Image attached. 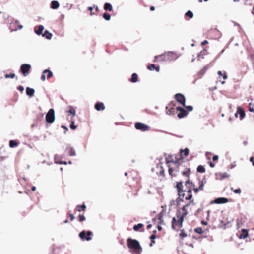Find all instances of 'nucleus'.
<instances>
[{
    "mask_svg": "<svg viewBox=\"0 0 254 254\" xmlns=\"http://www.w3.org/2000/svg\"><path fill=\"white\" fill-rule=\"evenodd\" d=\"M169 168L168 172L172 176H176L179 173L183 176L189 178L190 173V165L188 161H185L183 157L175 158V160L169 159L166 160Z\"/></svg>",
    "mask_w": 254,
    "mask_h": 254,
    "instance_id": "obj_1",
    "label": "nucleus"
},
{
    "mask_svg": "<svg viewBox=\"0 0 254 254\" xmlns=\"http://www.w3.org/2000/svg\"><path fill=\"white\" fill-rule=\"evenodd\" d=\"M190 203H187L182 208L183 214L181 215L180 213H177L176 217H173L172 221L171 227L174 230H176V227L179 228L182 227L183 222L186 216L188 214L187 208L190 206Z\"/></svg>",
    "mask_w": 254,
    "mask_h": 254,
    "instance_id": "obj_2",
    "label": "nucleus"
},
{
    "mask_svg": "<svg viewBox=\"0 0 254 254\" xmlns=\"http://www.w3.org/2000/svg\"><path fill=\"white\" fill-rule=\"evenodd\" d=\"M179 57L178 54L175 52H167L162 54L155 56L154 62H170L176 60Z\"/></svg>",
    "mask_w": 254,
    "mask_h": 254,
    "instance_id": "obj_3",
    "label": "nucleus"
},
{
    "mask_svg": "<svg viewBox=\"0 0 254 254\" xmlns=\"http://www.w3.org/2000/svg\"><path fill=\"white\" fill-rule=\"evenodd\" d=\"M127 244L133 254H141L142 248L137 240L129 238L127 239Z\"/></svg>",
    "mask_w": 254,
    "mask_h": 254,
    "instance_id": "obj_4",
    "label": "nucleus"
},
{
    "mask_svg": "<svg viewBox=\"0 0 254 254\" xmlns=\"http://www.w3.org/2000/svg\"><path fill=\"white\" fill-rule=\"evenodd\" d=\"M199 187L196 188L195 185L189 180H187L185 182V190H190V191L192 192V190H193L195 193H197L198 190H202L203 189V183L202 181L199 180L198 181Z\"/></svg>",
    "mask_w": 254,
    "mask_h": 254,
    "instance_id": "obj_5",
    "label": "nucleus"
},
{
    "mask_svg": "<svg viewBox=\"0 0 254 254\" xmlns=\"http://www.w3.org/2000/svg\"><path fill=\"white\" fill-rule=\"evenodd\" d=\"M178 195L180 198L182 197V199H185L186 200H190L188 203H190V206L191 204H194V200L192 199V192L190 191V190H184L183 191H181L180 194Z\"/></svg>",
    "mask_w": 254,
    "mask_h": 254,
    "instance_id": "obj_6",
    "label": "nucleus"
},
{
    "mask_svg": "<svg viewBox=\"0 0 254 254\" xmlns=\"http://www.w3.org/2000/svg\"><path fill=\"white\" fill-rule=\"evenodd\" d=\"M55 112L53 109H50L46 115V121L48 123H52L55 121Z\"/></svg>",
    "mask_w": 254,
    "mask_h": 254,
    "instance_id": "obj_7",
    "label": "nucleus"
},
{
    "mask_svg": "<svg viewBox=\"0 0 254 254\" xmlns=\"http://www.w3.org/2000/svg\"><path fill=\"white\" fill-rule=\"evenodd\" d=\"M92 234V233L90 231H88L87 232L85 231H82L79 233V236L83 241H90L91 240L90 236Z\"/></svg>",
    "mask_w": 254,
    "mask_h": 254,
    "instance_id": "obj_8",
    "label": "nucleus"
},
{
    "mask_svg": "<svg viewBox=\"0 0 254 254\" xmlns=\"http://www.w3.org/2000/svg\"><path fill=\"white\" fill-rule=\"evenodd\" d=\"M135 127L137 130L142 131H148L150 129V127L146 124L140 122H137L135 124Z\"/></svg>",
    "mask_w": 254,
    "mask_h": 254,
    "instance_id": "obj_9",
    "label": "nucleus"
},
{
    "mask_svg": "<svg viewBox=\"0 0 254 254\" xmlns=\"http://www.w3.org/2000/svg\"><path fill=\"white\" fill-rule=\"evenodd\" d=\"M31 66L30 64H23L21 65L20 70H21V72H22V73L23 74V75L24 76H26L28 74V73L31 69Z\"/></svg>",
    "mask_w": 254,
    "mask_h": 254,
    "instance_id": "obj_10",
    "label": "nucleus"
},
{
    "mask_svg": "<svg viewBox=\"0 0 254 254\" xmlns=\"http://www.w3.org/2000/svg\"><path fill=\"white\" fill-rule=\"evenodd\" d=\"M175 104L173 102H171L168 106H166V114L169 115H174L176 109L174 108Z\"/></svg>",
    "mask_w": 254,
    "mask_h": 254,
    "instance_id": "obj_11",
    "label": "nucleus"
},
{
    "mask_svg": "<svg viewBox=\"0 0 254 254\" xmlns=\"http://www.w3.org/2000/svg\"><path fill=\"white\" fill-rule=\"evenodd\" d=\"M175 98L176 101L180 103L183 107H185L186 99L183 94L177 93L175 95Z\"/></svg>",
    "mask_w": 254,
    "mask_h": 254,
    "instance_id": "obj_12",
    "label": "nucleus"
},
{
    "mask_svg": "<svg viewBox=\"0 0 254 254\" xmlns=\"http://www.w3.org/2000/svg\"><path fill=\"white\" fill-rule=\"evenodd\" d=\"M176 109V111L180 112L177 115L178 117L180 119L184 118L188 115V112L180 106L177 107Z\"/></svg>",
    "mask_w": 254,
    "mask_h": 254,
    "instance_id": "obj_13",
    "label": "nucleus"
},
{
    "mask_svg": "<svg viewBox=\"0 0 254 254\" xmlns=\"http://www.w3.org/2000/svg\"><path fill=\"white\" fill-rule=\"evenodd\" d=\"M46 73H47V79H50V78H51L53 76V73L49 70L46 69L43 71V74L42 75V76L41 77V79L42 81L45 80V79H46L45 74H46Z\"/></svg>",
    "mask_w": 254,
    "mask_h": 254,
    "instance_id": "obj_14",
    "label": "nucleus"
},
{
    "mask_svg": "<svg viewBox=\"0 0 254 254\" xmlns=\"http://www.w3.org/2000/svg\"><path fill=\"white\" fill-rule=\"evenodd\" d=\"M229 202L228 199L225 197H219L216 198L211 203H216V204H223Z\"/></svg>",
    "mask_w": 254,
    "mask_h": 254,
    "instance_id": "obj_15",
    "label": "nucleus"
},
{
    "mask_svg": "<svg viewBox=\"0 0 254 254\" xmlns=\"http://www.w3.org/2000/svg\"><path fill=\"white\" fill-rule=\"evenodd\" d=\"M95 108L97 111H103L105 109V107L102 102L96 103L95 105Z\"/></svg>",
    "mask_w": 254,
    "mask_h": 254,
    "instance_id": "obj_16",
    "label": "nucleus"
},
{
    "mask_svg": "<svg viewBox=\"0 0 254 254\" xmlns=\"http://www.w3.org/2000/svg\"><path fill=\"white\" fill-rule=\"evenodd\" d=\"M144 225L142 223H139L137 225H135L133 226V230L135 231H138L140 229H142L140 230L141 232H144V230L143 229Z\"/></svg>",
    "mask_w": 254,
    "mask_h": 254,
    "instance_id": "obj_17",
    "label": "nucleus"
},
{
    "mask_svg": "<svg viewBox=\"0 0 254 254\" xmlns=\"http://www.w3.org/2000/svg\"><path fill=\"white\" fill-rule=\"evenodd\" d=\"M180 155H179V158L183 157V155L186 157L189 155V150L188 148H186L185 149H181L180 151Z\"/></svg>",
    "mask_w": 254,
    "mask_h": 254,
    "instance_id": "obj_18",
    "label": "nucleus"
},
{
    "mask_svg": "<svg viewBox=\"0 0 254 254\" xmlns=\"http://www.w3.org/2000/svg\"><path fill=\"white\" fill-rule=\"evenodd\" d=\"M147 68L149 70H155L157 72H159L160 70V67L159 66H156L154 64L148 65Z\"/></svg>",
    "mask_w": 254,
    "mask_h": 254,
    "instance_id": "obj_19",
    "label": "nucleus"
},
{
    "mask_svg": "<svg viewBox=\"0 0 254 254\" xmlns=\"http://www.w3.org/2000/svg\"><path fill=\"white\" fill-rule=\"evenodd\" d=\"M86 208V206L84 204H83L81 205H78L76 206V207L75 209L74 210V211H77L78 212L84 211L85 210Z\"/></svg>",
    "mask_w": 254,
    "mask_h": 254,
    "instance_id": "obj_20",
    "label": "nucleus"
},
{
    "mask_svg": "<svg viewBox=\"0 0 254 254\" xmlns=\"http://www.w3.org/2000/svg\"><path fill=\"white\" fill-rule=\"evenodd\" d=\"M238 113L240 115V120H242L245 116V113L243 109L241 107H239L238 108Z\"/></svg>",
    "mask_w": 254,
    "mask_h": 254,
    "instance_id": "obj_21",
    "label": "nucleus"
},
{
    "mask_svg": "<svg viewBox=\"0 0 254 254\" xmlns=\"http://www.w3.org/2000/svg\"><path fill=\"white\" fill-rule=\"evenodd\" d=\"M26 92L27 96L32 97L34 95L35 91L33 88L27 87L26 89Z\"/></svg>",
    "mask_w": 254,
    "mask_h": 254,
    "instance_id": "obj_22",
    "label": "nucleus"
},
{
    "mask_svg": "<svg viewBox=\"0 0 254 254\" xmlns=\"http://www.w3.org/2000/svg\"><path fill=\"white\" fill-rule=\"evenodd\" d=\"M176 188L178 190V194H180L181 191H183L184 190L183 189V186L182 182H178L176 185Z\"/></svg>",
    "mask_w": 254,
    "mask_h": 254,
    "instance_id": "obj_23",
    "label": "nucleus"
},
{
    "mask_svg": "<svg viewBox=\"0 0 254 254\" xmlns=\"http://www.w3.org/2000/svg\"><path fill=\"white\" fill-rule=\"evenodd\" d=\"M104 9L106 11H112L113 7L110 3H105L104 5Z\"/></svg>",
    "mask_w": 254,
    "mask_h": 254,
    "instance_id": "obj_24",
    "label": "nucleus"
},
{
    "mask_svg": "<svg viewBox=\"0 0 254 254\" xmlns=\"http://www.w3.org/2000/svg\"><path fill=\"white\" fill-rule=\"evenodd\" d=\"M248 236V232L246 229L242 230V234L240 235V238H246Z\"/></svg>",
    "mask_w": 254,
    "mask_h": 254,
    "instance_id": "obj_25",
    "label": "nucleus"
},
{
    "mask_svg": "<svg viewBox=\"0 0 254 254\" xmlns=\"http://www.w3.org/2000/svg\"><path fill=\"white\" fill-rule=\"evenodd\" d=\"M42 35L43 37H45L48 39H51L52 37V34L48 30H46Z\"/></svg>",
    "mask_w": 254,
    "mask_h": 254,
    "instance_id": "obj_26",
    "label": "nucleus"
},
{
    "mask_svg": "<svg viewBox=\"0 0 254 254\" xmlns=\"http://www.w3.org/2000/svg\"><path fill=\"white\" fill-rule=\"evenodd\" d=\"M59 7V3L57 1H52L51 2V8L55 9Z\"/></svg>",
    "mask_w": 254,
    "mask_h": 254,
    "instance_id": "obj_27",
    "label": "nucleus"
},
{
    "mask_svg": "<svg viewBox=\"0 0 254 254\" xmlns=\"http://www.w3.org/2000/svg\"><path fill=\"white\" fill-rule=\"evenodd\" d=\"M44 30V26L42 25H39L38 28V30H35V33L37 35H41Z\"/></svg>",
    "mask_w": 254,
    "mask_h": 254,
    "instance_id": "obj_28",
    "label": "nucleus"
},
{
    "mask_svg": "<svg viewBox=\"0 0 254 254\" xmlns=\"http://www.w3.org/2000/svg\"><path fill=\"white\" fill-rule=\"evenodd\" d=\"M67 153L70 156L75 155V151L72 148H69L67 149Z\"/></svg>",
    "mask_w": 254,
    "mask_h": 254,
    "instance_id": "obj_29",
    "label": "nucleus"
},
{
    "mask_svg": "<svg viewBox=\"0 0 254 254\" xmlns=\"http://www.w3.org/2000/svg\"><path fill=\"white\" fill-rule=\"evenodd\" d=\"M197 171L200 173H203L205 172V169L202 165H199L197 168Z\"/></svg>",
    "mask_w": 254,
    "mask_h": 254,
    "instance_id": "obj_30",
    "label": "nucleus"
},
{
    "mask_svg": "<svg viewBox=\"0 0 254 254\" xmlns=\"http://www.w3.org/2000/svg\"><path fill=\"white\" fill-rule=\"evenodd\" d=\"M18 143L14 140H11L9 141V146L11 148L16 147L18 145Z\"/></svg>",
    "mask_w": 254,
    "mask_h": 254,
    "instance_id": "obj_31",
    "label": "nucleus"
},
{
    "mask_svg": "<svg viewBox=\"0 0 254 254\" xmlns=\"http://www.w3.org/2000/svg\"><path fill=\"white\" fill-rule=\"evenodd\" d=\"M219 176L221 179H223L224 178H228L230 175L227 173L225 172L219 174Z\"/></svg>",
    "mask_w": 254,
    "mask_h": 254,
    "instance_id": "obj_32",
    "label": "nucleus"
},
{
    "mask_svg": "<svg viewBox=\"0 0 254 254\" xmlns=\"http://www.w3.org/2000/svg\"><path fill=\"white\" fill-rule=\"evenodd\" d=\"M156 238V236L155 234H153L150 236V239L151 240V243L150 244V246L152 247L153 246V244L155 243L154 239Z\"/></svg>",
    "mask_w": 254,
    "mask_h": 254,
    "instance_id": "obj_33",
    "label": "nucleus"
},
{
    "mask_svg": "<svg viewBox=\"0 0 254 254\" xmlns=\"http://www.w3.org/2000/svg\"><path fill=\"white\" fill-rule=\"evenodd\" d=\"M138 76L136 73H133L131 76V81L136 82L137 81Z\"/></svg>",
    "mask_w": 254,
    "mask_h": 254,
    "instance_id": "obj_34",
    "label": "nucleus"
},
{
    "mask_svg": "<svg viewBox=\"0 0 254 254\" xmlns=\"http://www.w3.org/2000/svg\"><path fill=\"white\" fill-rule=\"evenodd\" d=\"M179 236L182 239H184L186 237H187V235L185 232L184 229L180 230V233L179 234Z\"/></svg>",
    "mask_w": 254,
    "mask_h": 254,
    "instance_id": "obj_35",
    "label": "nucleus"
},
{
    "mask_svg": "<svg viewBox=\"0 0 254 254\" xmlns=\"http://www.w3.org/2000/svg\"><path fill=\"white\" fill-rule=\"evenodd\" d=\"M162 214H163V213L162 212L159 214V215L157 216V218L159 220V223L160 224H163V215Z\"/></svg>",
    "mask_w": 254,
    "mask_h": 254,
    "instance_id": "obj_36",
    "label": "nucleus"
},
{
    "mask_svg": "<svg viewBox=\"0 0 254 254\" xmlns=\"http://www.w3.org/2000/svg\"><path fill=\"white\" fill-rule=\"evenodd\" d=\"M68 113H69L70 114L73 115V116H75L76 114V111L72 106L69 107V110L68 111Z\"/></svg>",
    "mask_w": 254,
    "mask_h": 254,
    "instance_id": "obj_37",
    "label": "nucleus"
},
{
    "mask_svg": "<svg viewBox=\"0 0 254 254\" xmlns=\"http://www.w3.org/2000/svg\"><path fill=\"white\" fill-rule=\"evenodd\" d=\"M157 168H159V169H160L159 175L161 176H164V175H165L164 170L163 169V167L162 166H157Z\"/></svg>",
    "mask_w": 254,
    "mask_h": 254,
    "instance_id": "obj_38",
    "label": "nucleus"
},
{
    "mask_svg": "<svg viewBox=\"0 0 254 254\" xmlns=\"http://www.w3.org/2000/svg\"><path fill=\"white\" fill-rule=\"evenodd\" d=\"M185 15L187 17H189V18H192L193 16V13L190 11V10H188L185 14Z\"/></svg>",
    "mask_w": 254,
    "mask_h": 254,
    "instance_id": "obj_39",
    "label": "nucleus"
},
{
    "mask_svg": "<svg viewBox=\"0 0 254 254\" xmlns=\"http://www.w3.org/2000/svg\"><path fill=\"white\" fill-rule=\"evenodd\" d=\"M103 17L107 21L109 20L111 18L110 15L107 13H104L103 15Z\"/></svg>",
    "mask_w": 254,
    "mask_h": 254,
    "instance_id": "obj_40",
    "label": "nucleus"
},
{
    "mask_svg": "<svg viewBox=\"0 0 254 254\" xmlns=\"http://www.w3.org/2000/svg\"><path fill=\"white\" fill-rule=\"evenodd\" d=\"M12 25H17L18 28H15L14 30H17L18 29H21L22 28L23 26L19 24L18 21H16L14 23L12 24Z\"/></svg>",
    "mask_w": 254,
    "mask_h": 254,
    "instance_id": "obj_41",
    "label": "nucleus"
},
{
    "mask_svg": "<svg viewBox=\"0 0 254 254\" xmlns=\"http://www.w3.org/2000/svg\"><path fill=\"white\" fill-rule=\"evenodd\" d=\"M194 231L199 234H201L203 232L202 229L201 227H197L195 228L194 229Z\"/></svg>",
    "mask_w": 254,
    "mask_h": 254,
    "instance_id": "obj_42",
    "label": "nucleus"
},
{
    "mask_svg": "<svg viewBox=\"0 0 254 254\" xmlns=\"http://www.w3.org/2000/svg\"><path fill=\"white\" fill-rule=\"evenodd\" d=\"M15 77V74L14 73L7 74H5V77L6 78H14Z\"/></svg>",
    "mask_w": 254,
    "mask_h": 254,
    "instance_id": "obj_43",
    "label": "nucleus"
},
{
    "mask_svg": "<svg viewBox=\"0 0 254 254\" xmlns=\"http://www.w3.org/2000/svg\"><path fill=\"white\" fill-rule=\"evenodd\" d=\"M231 190L235 193L240 194L241 193V190L240 189H234L233 188H231Z\"/></svg>",
    "mask_w": 254,
    "mask_h": 254,
    "instance_id": "obj_44",
    "label": "nucleus"
},
{
    "mask_svg": "<svg viewBox=\"0 0 254 254\" xmlns=\"http://www.w3.org/2000/svg\"><path fill=\"white\" fill-rule=\"evenodd\" d=\"M249 110L251 112L254 113V105L252 103L249 104Z\"/></svg>",
    "mask_w": 254,
    "mask_h": 254,
    "instance_id": "obj_45",
    "label": "nucleus"
},
{
    "mask_svg": "<svg viewBox=\"0 0 254 254\" xmlns=\"http://www.w3.org/2000/svg\"><path fill=\"white\" fill-rule=\"evenodd\" d=\"M78 219L80 222H82L83 221H85L86 218H85V217L83 215L80 214L78 216Z\"/></svg>",
    "mask_w": 254,
    "mask_h": 254,
    "instance_id": "obj_46",
    "label": "nucleus"
},
{
    "mask_svg": "<svg viewBox=\"0 0 254 254\" xmlns=\"http://www.w3.org/2000/svg\"><path fill=\"white\" fill-rule=\"evenodd\" d=\"M70 127L71 129H73V130L76 129L77 126L74 125V123L73 121H72L71 123L70 124Z\"/></svg>",
    "mask_w": 254,
    "mask_h": 254,
    "instance_id": "obj_47",
    "label": "nucleus"
},
{
    "mask_svg": "<svg viewBox=\"0 0 254 254\" xmlns=\"http://www.w3.org/2000/svg\"><path fill=\"white\" fill-rule=\"evenodd\" d=\"M189 111H191L193 110V107L191 106H187L185 105V107Z\"/></svg>",
    "mask_w": 254,
    "mask_h": 254,
    "instance_id": "obj_48",
    "label": "nucleus"
},
{
    "mask_svg": "<svg viewBox=\"0 0 254 254\" xmlns=\"http://www.w3.org/2000/svg\"><path fill=\"white\" fill-rule=\"evenodd\" d=\"M218 159V156L216 155H214L212 158V160L213 161H217Z\"/></svg>",
    "mask_w": 254,
    "mask_h": 254,
    "instance_id": "obj_49",
    "label": "nucleus"
},
{
    "mask_svg": "<svg viewBox=\"0 0 254 254\" xmlns=\"http://www.w3.org/2000/svg\"><path fill=\"white\" fill-rule=\"evenodd\" d=\"M18 90H19L20 92H22L24 90V87L22 86H19L18 87Z\"/></svg>",
    "mask_w": 254,
    "mask_h": 254,
    "instance_id": "obj_50",
    "label": "nucleus"
},
{
    "mask_svg": "<svg viewBox=\"0 0 254 254\" xmlns=\"http://www.w3.org/2000/svg\"><path fill=\"white\" fill-rule=\"evenodd\" d=\"M69 216L70 218V220L71 221H73L74 219V218H75V217H74V215L72 214H70L69 215Z\"/></svg>",
    "mask_w": 254,
    "mask_h": 254,
    "instance_id": "obj_51",
    "label": "nucleus"
},
{
    "mask_svg": "<svg viewBox=\"0 0 254 254\" xmlns=\"http://www.w3.org/2000/svg\"><path fill=\"white\" fill-rule=\"evenodd\" d=\"M208 43V41L207 40H204L201 42V45L204 46Z\"/></svg>",
    "mask_w": 254,
    "mask_h": 254,
    "instance_id": "obj_52",
    "label": "nucleus"
},
{
    "mask_svg": "<svg viewBox=\"0 0 254 254\" xmlns=\"http://www.w3.org/2000/svg\"><path fill=\"white\" fill-rule=\"evenodd\" d=\"M88 9L90 11L91 15H93V13H92V10H93V8L92 7H89Z\"/></svg>",
    "mask_w": 254,
    "mask_h": 254,
    "instance_id": "obj_53",
    "label": "nucleus"
},
{
    "mask_svg": "<svg viewBox=\"0 0 254 254\" xmlns=\"http://www.w3.org/2000/svg\"><path fill=\"white\" fill-rule=\"evenodd\" d=\"M254 157H252L250 158V160L252 162V164L253 166H254Z\"/></svg>",
    "mask_w": 254,
    "mask_h": 254,
    "instance_id": "obj_54",
    "label": "nucleus"
},
{
    "mask_svg": "<svg viewBox=\"0 0 254 254\" xmlns=\"http://www.w3.org/2000/svg\"><path fill=\"white\" fill-rule=\"evenodd\" d=\"M223 78L224 79H226L227 78V76L226 74V73H224L223 74Z\"/></svg>",
    "mask_w": 254,
    "mask_h": 254,
    "instance_id": "obj_55",
    "label": "nucleus"
},
{
    "mask_svg": "<svg viewBox=\"0 0 254 254\" xmlns=\"http://www.w3.org/2000/svg\"><path fill=\"white\" fill-rule=\"evenodd\" d=\"M209 165L212 168H213L215 166V165L213 163H212L211 162H209Z\"/></svg>",
    "mask_w": 254,
    "mask_h": 254,
    "instance_id": "obj_56",
    "label": "nucleus"
},
{
    "mask_svg": "<svg viewBox=\"0 0 254 254\" xmlns=\"http://www.w3.org/2000/svg\"><path fill=\"white\" fill-rule=\"evenodd\" d=\"M61 127H62V128H63L65 129L66 131H67V130H68V128H67V127L66 126H64V125H62V126H61Z\"/></svg>",
    "mask_w": 254,
    "mask_h": 254,
    "instance_id": "obj_57",
    "label": "nucleus"
},
{
    "mask_svg": "<svg viewBox=\"0 0 254 254\" xmlns=\"http://www.w3.org/2000/svg\"><path fill=\"white\" fill-rule=\"evenodd\" d=\"M218 74L219 76H222L223 74L222 73V72L221 71H218Z\"/></svg>",
    "mask_w": 254,
    "mask_h": 254,
    "instance_id": "obj_58",
    "label": "nucleus"
},
{
    "mask_svg": "<svg viewBox=\"0 0 254 254\" xmlns=\"http://www.w3.org/2000/svg\"><path fill=\"white\" fill-rule=\"evenodd\" d=\"M150 9L151 11H154L155 10V7L153 6L150 7Z\"/></svg>",
    "mask_w": 254,
    "mask_h": 254,
    "instance_id": "obj_59",
    "label": "nucleus"
},
{
    "mask_svg": "<svg viewBox=\"0 0 254 254\" xmlns=\"http://www.w3.org/2000/svg\"><path fill=\"white\" fill-rule=\"evenodd\" d=\"M152 227V225L151 224H149L147 226V229H149L150 228H151Z\"/></svg>",
    "mask_w": 254,
    "mask_h": 254,
    "instance_id": "obj_60",
    "label": "nucleus"
},
{
    "mask_svg": "<svg viewBox=\"0 0 254 254\" xmlns=\"http://www.w3.org/2000/svg\"><path fill=\"white\" fill-rule=\"evenodd\" d=\"M157 229H158V230L159 231H161L162 229V227L160 226H157Z\"/></svg>",
    "mask_w": 254,
    "mask_h": 254,
    "instance_id": "obj_61",
    "label": "nucleus"
},
{
    "mask_svg": "<svg viewBox=\"0 0 254 254\" xmlns=\"http://www.w3.org/2000/svg\"><path fill=\"white\" fill-rule=\"evenodd\" d=\"M31 190L33 191H35L36 190V187L35 186H33L31 188Z\"/></svg>",
    "mask_w": 254,
    "mask_h": 254,
    "instance_id": "obj_62",
    "label": "nucleus"
},
{
    "mask_svg": "<svg viewBox=\"0 0 254 254\" xmlns=\"http://www.w3.org/2000/svg\"><path fill=\"white\" fill-rule=\"evenodd\" d=\"M201 223L202 224L205 225L207 224V223L206 222L204 221H202Z\"/></svg>",
    "mask_w": 254,
    "mask_h": 254,
    "instance_id": "obj_63",
    "label": "nucleus"
},
{
    "mask_svg": "<svg viewBox=\"0 0 254 254\" xmlns=\"http://www.w3.org/2000/svg\"><path fill=\"white\" fill-rule=\"evenodd\" d=\"M239 114V113H238V110L237 111V112L235 114V116L237 118L238 117V115Z\"/></svg>",
    "mask_w": 254,
    "mask_h": 254,
    "instance_id": "obj_64",
    "label": "nucleus"
}]
</instances>
